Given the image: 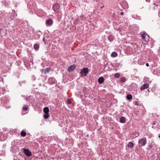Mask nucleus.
<instances>
[{
    "label": "nucleus",
    "mask_w": 160,
    "mask_h": 160,
    "mask_svg": "<svg viewBox=\"0 0 160 160\" xmlns=\"http://www.w3.org/2000/svg\"><path fill=\"white\" fill-rule=\"evenodd\" d=\"M147 142V139L145 138L139 139L138 143L140 147H142L144 146L146 144Z\"/></svg>",
    "instance_id": "obj_1"
},
{
    "label": "nucleus",
    "mask_w": 160,
    "mask_h": 160,
    "mask_svg": "<svg viewBox=\"0 0 160 160\" xmlns=\"http://www.w3.org/2000/svg\"><path fill=\"white\" fill-rule=\"evenodd\" d=\"M142 37L143 40L146 42H147L149 41V36L145 32H144L142 34Z\"/></svg>",
    "instance_id": "obj_2"
},
{
    "label": "nucleus",
    "mask_w": 160,
    "mask_h": 160,
    "mask_svg": "<svg viewBox=\"0 0 160 160\" xmlns=\"http://www.w3.org/2000/svg\"><path fill=\"white\" fill-rule=\"evenodd\" d=\"M88 71L89 70L88 68H84L82 69L80 73L82 75L84 74V76H86L87 75Z\"/></svg>",
    "instance_id": "obj_3"
},
{
    "label": "nucleus",
    "mask_w": 160,
    "mask_h": 160,
    "mask_svg": "<svg viewBox=\"0 0 160 160\" xmlns=\"http://www.w3.org/2000/svg\"><path fill=\"white\" fill-rule=\"evenodd\" d=\"M60 8L59 5L58 3H55L52 7V9L55 12H57Z\"/></svg>",
    "instance_id": "obj_4"
},
{
    "label": "nucleus",
    "mask_w": 160,
    "mask_h": 160,
    "mask_svg": "<svg viewBox=\"0 0 160 160\" xmlns=\"http://www.w3.org/2000/svg\"><path fill=\"white\" fill-rule=\"evenodd\" d=\"M23 152L28 157H30L32 154L31 152L28 149H24Z\"/></svg>",
    "instance_id": "obj_5"
},
{
    "label": "nucleus",
    "mask_w": 160,
    "mask_h": 160,
    "mask_svg": "<svg viewBox=\"0 0 160 160\" xmlns=\"http://www.w3.org/2000/svg\"><path fill=\"white\" fill-rule=\"evenodd\" d=\"M56 80L53 77L49 78L48 79V82L50 84H53L56 83Z\"/></svg>",
    "instance_id": "obj_6"
},
{
    "label": "nucleus",
    "mask_w": 160,
    "mask_h": 160,
    "mask_svg": "<svg viewBox=\"0 0 160 160\" xmlns=\"http://www.w3.org/2000/svg\"><path fill=\"white\" fill-rule=\"evenodd\" d=\"M76 67V65H71L68 67V71L69 72H71L74 70L75 69Z\"/></svg>",
    "instance_id": "obj_7"
},
{
    "label": "nucleus",
    "mask_w": 160,
    "mask_h": 160,
    "mask_svg": "<svg viewBox=\"0 0 160 160\" xmlns=\"http://www.w3.org/2000/svg\"><path fill=\"white\" fill-rule=\"evenodd\" d=\"M149 86V85L148 83H145L141 86L140 89L141 90H143L146 89L148 88Z\"/></svg>",
    "instance_id": "obj_8"
},
{
    "label": "nucleus",
    "mask_w": 160,
    "mask_h": 160,
    "mask_svg": "<svg viewBox=\"0 0 160 160\" xmlns=\"http://www.w3.org/2000/svg\"><path fill=\"white\" fill-rule=\"evenodd\" d=\"M53 23L52 20L51 19H48L46 20L45 23L46 25L47 26H51Z\"/></svg>",
    "instance_id": "obj_9"
},
{
    "label": "nucleus",
    "mask_w": 160,
    "mask_h": 160,
    "mask_svg": "<svg viewBox=\"0 0 160 160\" xmlns=\"http://www.w3.org/2000/svg\"><path fill=\"white\" fill-rule=\"evenodd\" d=\"M104 81V79L102 77H100L98 79V82L100 84L103 83Z\"/></svg>",
    "instance_id": "obj_10"
},
{
    "label": "nucleus",
    "mask_w": 160,
    "mask_h": 160,
    "mask_svg": "<svg viewBox=\"0 0 160 160\" xmlns=\"http://www.w3.org/2000/svg\"><path fill=\"white\" fill-rule=\"evenodd\" d=\"M108 40L110 42H112L113 41L114 39L113 36L112 35H109L108 37Z\"/></svg>",
    "instance_id": "obj_11"
},
{
    "label": "nucleus",
    "mask_w": 160,
    "mask_h": 160,
    "mask_svg": "<svg viewBox=\"0 0 160 160\" xmlns=\"http://www.w3.org/2000/svg\"><path fill=\"white\" fill-rule=\"evenodd\" d=\"M29 107L27 105H24L23 107L22 108L23 111H27Z\"/></svg>",
    "instance_id": "obj_12"
},
{
    "label": "nucleus",
    "mask_w": 160,
    "mask_h": 160,
    "mask_svg": "<svg viewBox=\"0 0 160 160\" xmlns=\"http://www.w3.org/2000/svg\"><path fill=\"white\" fill-rule=\"evenodd\" d=\"M39 48V45L38 44H35L33 46V48L34 50L36 51L38 50Z\"/></svg>",
    "instance_id": "obj_13"
},
{
    "label": "nucleus",
    "mask_w": 160,
    "mask_h": 160,
    "mask_svg": "<svg viewBox=\"0 0 160 160\" xmlns=\"http://www.w3.org/2000/svg\"><path fill=\"white\" fill-rule=\"evenodd\" d=\"M126 118L124 117H122L120 119V122L122 123H124L126 122Z\"/></svg>",
    "instance_id": "obj_14"
},
{
    "label": "nucleus",
    "mask_w": 160,
    "mask_h": 160,
    "mask_svg": "<svg viewBox=\"0 0 160 160\" xmlns=\"http://www.w3.org/2000/svg\"><path fill=\"white\" fill-rule=\"evenodd\" d=\"M127 146L128 147L132 148L133 147L134 144L132 142H129Z\"/></svg>",
    "instance_id": "obj_15"
},
{
    "label": "nucleus",
    "mask_w": 160,
    "mask_h": 160,
    "mask_svg": "<svg viewBox=\"0 0 160 160\" xmlns=\"http://www.w3.org/2000/svg\"><path fill=\"white\" fill-rule=\"evenodd\" d=\"M43 112L44 113H49V109L48 107H45L43 108Z\"/></svg>",
    "instance_id": "obj_16"
},
{
    "label": "nucleus",
    "mask_w": 160,
    "mask_h": 160,
    "mask_svg": "<svg viewBox=\"0 0 160 160\" xmlns=\"http://www.w3.org/2000/svg\"><path fill=\"white\" fill-rule=\"evenodd\" d=\"M118 56L117 53L115 52H113L111 54V56L112 57H115Z\"/></svg>",
    "instance_id": "obj_17"
},
{
    "label": "nucleus",
    "mask_w": 160,
    "mask_h": 160,
    "mask_svg": "<svg viewBox=\"0 0 160 160\" xmlns=\"http://www.w3.org/2000/svg\"><path fill=\"white\" fill-rule=\"evenodd\" d=\"M26 133L25 131H21V135L23 137H25L26 136Z\"/></svg>",
    "instance_id": "obj_18"
},
{
    "label": "nucleus",
    "mask_w": 160,
    "mask_h": 160,
    "mask_svg": "<svg viewBox=\"0 0 160 160\" xmlns=\"http://www.w3.org/2000/svg\"><path fill=\"white\" fill-rule=\"evenodd\" d=\"M49 117V113H45L44 116V118L45 119H47Z\"/></svg>",
    "instance_id": "obj_19"
},
{
    "label": "nucleus",
    "mask_w": 160,
    "mask_h": 160,
    "mask_svg": "<svg viewBox=\"0 0 160 160\" xmlns=\"http://www.w3.org/2000/svg\"><path fill=\"white\" fill-rule=\"evenodd\" d=\"M132 98V96L131 94H128L127 96V98L128 100H130Z\"/></svg>",
    "instance_id": "obj_20"
},
{
    "label": "nucleus",
    "mask_w": 160,
    "mask_h": 160,
    "mask_svg": "<svg viewBox=\"0 0 160 160\" xmlns=\"http://www.w3.org/2000/svg\"><path fill=\"white\" fill-rule=\"evenodd\" d=\"M120 77V74L119 73H117L115 74L114 77L116 78H118Z\"/></svg>",
    "instance_id": "obj_21"
},
{
    "label": "nucleus",
    "mask_w": 160,
    "mask_h": 160,
    "mask_svg": "<svg viewBox=\"0 0 160 160\" xmlns=\"http://www.w3.org/2000/svg\"><path fill=\"white\" fill-rule=\"evenodd\" d=\"M126 80V79L124 77H122L120 78V81L121 82H125Z\"/></svg>",
    "instance_id": "obj_22"
},
{
    "label": "nucleus",
    "mask_w": 160,
    "mask_h": 160,
    "mask_svg": "<svg viewBox=\"0 0 160 160\" xmlns=\"http://www.w3.org/2000/svg\"><path fill=\"white\" fill-rule=\"evenodd\" d=\"M50 70V69L49 68H46L45 69L44 72L45 73L49 72Z\"/></svg>",
    "instance_id": "obj_23"
},
{
    "label": "nucleus",
    "mask_w": 160,
    "mask_h": 160,
    "mask_svg": "<svg viewBox=\"0 0 160 160\" xmlns=\"http://www.w3.org/2000/svg\"><path fill=\"white\" fill-rule=\"evenodd\" d=\"M67 103L68 104H71L72 102L71 100L69 99H68L67 100Z\"/></svg>",
    "instance_id": "obj_24"
},
{
    "label": "nucleus",
    "mask_w": 160,
    "mask_h": 160,
    "mask_svg": "<svg viewBox=\"0 0 160 160\" xmlns=\"http://www.w3.org/2000/svg\"><path fill=\"white\" fill-rule=\"evenodd\" d=\"M138 63L140 65H143L144 64V62H141L140 60H139L138 61Z\"/></svg>",
    "instance_id": "obj_25"
},
{
    "label": "nucleus",
    "mask_w": 160,
    "mask_h": 160,
    "mask_svg": "<svg viewBox=\"0 0 160 160\" xmlns=\"http://www.w3.org/2000/svg\"><path fill=\"white\" fill-rule=\"evenodd\" d=\"M152 145H149L148 146V150H150L152 148Z\"/></svg>",
    "instance_id": "obj_26"
},
{
    "label": "nucleus",
    "mask_w": 160,
    "mask_h": 160,
    "mask_svg": "<svg viewBox=\"0 0 160 160\" xmlns=\"http://www.w3.org/2000/svg\"><path fill=\"white\" fill-rule=\"evenodd\" d=\"M157 94H159L160 96V88L158 90Z\"/></svg>",
    "instance_id": "obj_27"
},
{
    "label": "nucleus",
    "mask_w": 160,
    "mask_h": 160,
    "mask_svg": "<svg viewBox=\"0 0 160 160\" xmlns=\"http://www.w3.org/2000/svg\"><path fill=\"white\" fill-rule=\"evenodd\" d=\"M42 41L44 42V43H46V42L45 41V38L44 37L42 39Z\"/></svg>",
    "instance_id": "obj_28"
},
{
    "label": "nucleus",
    "mask_w": 160,
    "mask_h": 160,
    "mask_svg": "<svg viewBox=\"0 0 160 160\" xmlns=\"http://www.w3.org/2000/svg\"><path fill=\"white\" fill-rule=\"evenodd\" d=\"M156 124V122L155 121H153L152 122V125H154L155 124Z\"/></svg>",
    "instance_id": "obj_29"
},
{
    "label": "nucleus",
    "mask_w": 160,
    "mask_h": 160,
    "mask_svg": "<svg viewBox=\"0 0 160 160\" xmlns=\"http://www.w3.org/2000/svg\"><path fill=\"white\" fill-rule=\"evenodd\" d=\"M40 34H38L37 35V37L38 38H40Z\"/></svg>",
    "instance_id": "obj_30"
},
{
    "label": "nucleus",
    "mask_w": 160,
    "mask_h": 160,
    "mask_svg": "<svg viewBox=\"0 0 160 160\" xmlns=\"http://www.w3.org/2000/svg\"><path fill=\"white\" fill-rule=\"evenodd\" d=\"M146 66H147V67H148L149 66V64L148 63H146Z\"/></svg>",
    "instance_id": "obj_31"
},
{
    "label": "nucleus",
    "mask_w": 160,
    "mask_h": 160,
    "mask_svg": "<svg viewBox=\"0 0 160 160\" xmlns=\"http://www.w3.org/2000/svg\"><path fill=\"white\" fill-rule=\"evenodd\" d=\"M86 90V88H84L83 89V92L85 93V92H84V91Z\"/></svg>",
    "instance_id": "obj_32"
},
{
    "label": "nucleus",
    "mask_w": 160,
    "mask_h": 160,
    "mask_svg": "<svg viewBox=\"0 0 160 160\" xmlns=\"http://www.w3.org/2000/svg\"><path fill=\"white\" fill-rule=\"evenodd\" d=\"M121 14L122 15H123V12H121Z\"/></svg>",
    "instance_id": "obj_33"
},
{
    "label": "nucleus",
    "mask_w": 160,
    "mask_h": 160,
    "mask_svg": "<svg viewBox=\"0 0 160 160\" xmlns=\"http://www.w3.org/2000/svg\"><path fill=\"white\" fill-rule=\"evenodd\" d=\"M148 92H150V91L149 90V89H148Z\"/></svg>",
    "instance_id": "obj_34"
},
{
    "label": "nucleus",
    "mask_w": 160,
    "mask_h": 160,
    "mask_svg": "<svg viewBox=\"0 0 160 160\" xmlns=\"http://www.w3.org/2000/svg\"><path fill=\"white\" fill-rule=\"evenodd\" d=\"M104 7V6H103L102 7H101V8H103Z\"/></svg>",
    "instance_id": "obj_35"
},
{
    "label": "nucleus",
    "mask_w": 160,
    "mask_h": 160,
    "mask_svg": "<svg viewBox=\"0 0 160 160\" xmlns=\"http://www.w3.org/2000/svg\"><path fill=\"white\" fill-rule=\"evenodd\" d=\"M159 138H160V135H159Z\"/></svg>",
    "instance_id": "obj_36"
},
{
    "label": "nucleus",
    "mask_w": 160,
    "mask_h": 160,
    "mask_svg": "<svg viewBox=\"0 0 160 160\" xmlns=\"http://www.w3.org/2000/svg\"><path fill=\"white\" fill-rule=\"evenodd\" d=\"M25 114V113H23V114H23V115H24V114Z\"/></svg>",
    "instance_id": "obj_37"
},
{
    "label": "nucleus",
    "mask_w": 160,
    "mask_h": 160,
    "mask_svg": "<svg viewBox=\"0 0 160 160\" xmlns=\"http://www.w3.org/2000/svg\"><path fill=\"white\" fill-rule=\"evenodd\" d=\"M38 32H41L40 31H39Z\"/></svg>",
    "instance_id": "obj_38"
}]
</instances>
